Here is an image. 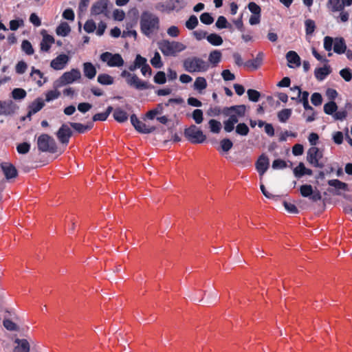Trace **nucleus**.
Returning a JSON list of instances; mask_svg holds the SVG:
<instances>
[{"label": "nucleus", "instance_id": "obj_7", "mask_svg": "<svg viewBox=\"0 0 352 352\" xmlns=\"http://www.w3.org/2000/svg\"><path fill=\"white\" fill-rule=\"evenodd\" d=\"M184 135L192 144H201L206 140V135L195 124L186 128Z\"/></svg>", "mask_w": 352, "mask_h": 352}, {"label": "nucleus", "instance_id": "obj_47", "mask_svg": "<svg viewBox=\"0 0 352 352\" xmlns=\"http://www.w3.org/2000/svg\"><path fill=\"white\" fill-rule=\"evenodd\" d=\"M305 28L306 34L312 35L316 28L315 21L310 19L305 20Z\"/></svg>", "mask_w": 352, "mask_h": 352}, {"label": "nucleus", "instance_id": "obj_9", "mask_svg": "<svg viewBox=\"0 0 352 352\" xmlns=\"http://www.w3.org/2000/svg\"><path fill=\"white\" fill-rule=\"evenodd\" d=\"M300 193L302 197L308 198L312 202H317L322 199L321 192L316 188L314 189L310 184H302L299 188Z\"/></svg>", "mask_w": 352, "mask_h": 352}, {"label": "nucleus", "instance_id": "obj_46", "mask_svg": "<svg viewBox=\"0 0 352 352\" xmlns=\"http://www.w3.org/2000/svg\"><path fill=\"white\" fill-rule=\"evenodd\" d=\"M21 50L27 55L31 56L34 54V50L32 43L28 40H23L21 43Z\"/></svg>", "mask_w": 352, "mask_h": 352}, {"label": "nucleus", "instance_id": "obj_49", "mask_svg": "<svg viewBox=\"0 0 352 352\" xmlns=\"http://www.w3.org/2000/svg\"><path fill=\"white\" fill-rule=\"evenodd\" d=\"M198 23L199 21L197 17L192 14L190 15L188 19L186 21L185 25L187 29L192 30L197 26Z\"/></svg>", "mask_w": 352, "mask_h": 352}, {"label": "nucleus", "instance_id": "obj_38", "mask_svg": "<svg viewBox=\"0 0 352 352\" xmlns=\"http://www.w3.org/2000/svg\"><path fill=\"white\" fill-rule=\"evenodd\" d=\"M97 81L102 85H111L113 84V78L107 74H100L98 76Z\"/></svg>", "mask_w": 352, "mask_h": 352}, {"label": "nucleus", "instance_id": "obj_25", "mask_svg": "<svg viewBox=\"0 0 352 352\" xmlns=\"http://www.w3.org/2000/svg\"><path fill=\"white\" fill-rule=\"evenodd\" d=\"M222 58V53L219 50H213L208 55V63L211 64L212 67H217V65L221 62Z\"/></svg>", "mask_w": 352, "mask_h": 352}, {"label": "nucleus", "instance_id": "obj_43", "mask_svg": "<svg viewBox=\"0 0 352 352\" xmlns=\"http://www.w3.org/2000/svg\"><path fill=\"white\" fill-rule=\"evenodd\" d=\"M292 111L291 109H283L278 112L277 117L278 120L282 122H286L291 117Z\"/></svg>", "mask_w": 352, "mask_h": 352}, {"label": "nucleus", "instance_id": "obj_2", "mask_svg": "<svg viewBox=\"0 0 352 352\" xmlns=\"http://www.w3.org/2000/svg\"><path fill=\"white\" fill-rule=\"evenodd\" d=\"M141 32L146 37L150 38L152 34L160 29L159 17L148 12L143 11L140 19Z\"/></svg>", "mask_w": 352, "mask_h": 352}, {"label": "nucleus", "instance_id": "obj_16", "mask_svg": "<svg viewBox=\"0 0 352 352\" xmlns=\"http://www.w3.org/2000/svg\"><path fill=\"white\" fill-rule=\"evenodd\" d=\"M109 0H98L96 1L91 8V14L93 16L101 14H107Z\"/></svg>", "mask_w": 352, "mask_h": 352}, {"label": "nucleus", "instance_id": "obj_33", "mask_svg": "<svg viewBox=\"0 0 352 352\" xmlns=\"http://www.w3.org/2000/svg\"><path fill=\"white\" fill-rule=\"evenodd\" d=\"M44 106V100L41 98H37L28 106V109H30L32 112L36 113L41 111Z\"/></svg>", "mask_w": 352, "mask_h": 352}, {"label": "nucleus", "instance_id": "obj_64", "mask_svg": "<svg viewBox=\"0 0 352 352\" xmlns=\"http://www.w3.org/2000/svg\"><path fill=\"white\" fill-rule=\"evenodd\" d=\"M248 8L252 14H261V7L256 4L255 2H250L248 5Z\"/></svg>", "mask_w": 352, "mask_h": 352}, {"label": "nucleus", "instance_id": "obj_54", "mask_svg": "<svg viewBox=\"0 0 352 352\" xmlns=\"http://www.w3.org/2000/svg\"><path fill=\"white\" fill-rule=\"evenodd\" d=\"M339 74L346 82H349L352 79V70L349 67L342 69Z\"/></svg>", "mask_w": 352, "mask_h": 352}, {"label": "nucleus", "instance_id": "obj_29", "mask_svg": "<svg viewBox=\"0 0 352 352\" xmlns=\"http://www.w3.org/2000/svg\"><path fill=\"white\" fill-rule=\"evenodd\" d=\"M264 57V54L262 52H260L257 54L255 58L253 60H249L245 63V65L247 67H252L254 69H257L262 64L263 60Z\"/></svg>", "mask_w": 352, "mask_h": 352}, {"label": "nucleus", "instance_id": "obj_61", "mask_svg": "<svg viewBox=\"0 0 352 352\" xmlns=\"http://www.w3.org/2000/svg\"><path fill=\"white\" fill-rule=\"evenodd\" d=\"M283 204L285 209L290 214H298L299 212L298 209L294 204L283 201Z\"/></svg>", "mask_w": 352, "mask_h": 352}, {"label": "nucleus", "instance_id": "obj_17", "mask_svg": "<svg viewBox=\"0 0 352 352\" xmlns=\"http://www.w3.org/2000/svg\"><path fill=\"white\" fill-rule=\"evenodd\" d=\"M255 166L259 175H263L270 166V160L267 156L264 153L261 155L255 163Z\"/></svg>", "mask_w": 352, "mask_h": 352}, {"label": "nucleus", "instance_id": "obj_60", "mask_svg": "<svg viewBox=\"0 0 352 352\" xmlns=\"http://www.w3.org/2000/svg\"><path fill=\"white\" fill-rule=\"evenodd\" d=\"M311 102L313 105L318 107L322 102V96L320 93L314 92L311 96Z\"/></svg>", "mask_w": 352, "mask_h": 352}, {"label": "nucleus", "instance_id": "obj_18", "mask_svg": "<svg viewBox=\"0 0 352 352\" xmlns=\"http://www.w3.org/2000/svg\"><path fill=\"white\" fill-rule=\"evenodd\" d=\"M69 60V57L65 54H61L54 58L51 63L50 66L55 70L63 69Z\"/></svg>", "mask_w": 352, "mask_h": 352}, {"label": "nucleus", "instance_id": "obj_50", "mask_svg": "<svg viewBox=\"0 0 352 352\" xmlns=\"http://www.w3.org/2000/svg\"><path fill=\"white\" fill-rule=\"evenodd\" d=\"M233 146V142L229 138H223L220 141V147L221 150L227 153L228 152Z\"/></svg>", "mask_w": 352, "mask_h": 352}, {"label": "nucleus", "instance_id": "obj_56", "mask_svg": "<svg viewBox=\"0 0 352 352\" xmlns=\"http://www.w3.org/2000/svg\"><path fill=\"white\" fill-rule=\"evenodd\" d=\"M287 162L280 158L276 159L273 161L272 168L274 170L283 169L287 167Z\"/></svg>", "mask_w": 352, "mask_h": 352}, {"label": "nucleus", "instance_id": "obj_45", "mask_svg": "<svg viewBox=\"0 0 352 352\" xmlns=\"http://www.w3.org/2000/svg\"><path fill=\"white\" fill-rule=\"evenodd\" d=\"M151 64L156 69H160L163 67V62L161 56L158 52L154 53L153 56L151 59Z\"/></svg>", "mask_w": 352, "mask_h": 352}, {"label": "nucleus", "instance_id": "obj_12", "mask_svg": "<svg viewBox=\"0 0 352 352\" xmlns=\"http://www.w3.org/2000/svg\"><path fill=\"white\" fill-rule=\"evenodd\" d=\"M17 109L19 107L12 100H0V116H12Z\"/></svg>", "mask_w": 352, "mask_h": 352}, {"label": "nucleus", "instance_id": "obj_52", "mask_svg": "<svg viewBox=\"0 0 352 352\" xmlns=\"http://www.w3.org/2000/svg\"><path fill=\"white\" fill-rule=\"evenodd\" d=\"M31 145L28 142L19 143L16 146V151L19 154H27L30 150Z\"/></svg>", "mask_w": 352, "mask_h": 352}, {"label": "nucleus", "instance_id": "obj_58", "mask_svg": "<svg viewBox=\"0 0 352 352\" xmlns=\"http://www.w3.org/2000/svg\"><path fill=\"white\" fill-rule=\"evenodd\" d=\"M96 29V23L93 19H88L84 25V30L90 34L95 31Z\"/></svg>", "mask_w": 352, "mask_h": 352}, {"label": "nucleus", "instance_id": "obj_55", "mask_svg": "<svg viewBox=\"0 0 352 352\" xmlns=\"http://www.w3.org/2000/svg\"><path fill=\"white\" fill-rule=\"evenodd\" d=\"M200 21L205 25H210L214 22V18L210 12H204L200 15Z\"/></svg>", "mask_w": 352, "mask_h": 352}, {"label": "nucleus", "instance_id": "obj_48", "mask_svg": "<svg viewBox=\"0 0 352 352\" xmlns=\"http://www.w3.org/2000/svg\"><path fill=\"white\" fill-rule=\"evenodd\" d=\"M166 75L163 71H158L153 77V81L158 85H164L166 82Z\"/></svg>", "mask_w": 352, "mask_h": 352}, {"label": "nucleus", "instance_id": "obj_53", "mask_svg": "<svg viewBox=\"0 0 352 352\" xmlns=\"http://www.w3.org/2000/svg\"><path fill=\"white\" fill-rule=\"evenodd\" d=\"M192 118L196 124H199L203 122L204 113L200 109H196L192 111Z\"/></svg>", "mask_w": 352, "mask_h": 352}, {"label": "nucleus", "instance_id": "obj_62", "mask_svg": "<svg viewBox=\"0 0 352 352\" xmlns=\"http://www.w3.org/2000/svg\"><path fill=\"white\" fill-rule=\"evenodd\" d=\"M60 92L58 90L48 91L45 94V101L49 102L58 98L60 96Z\"/></svg>", "mask_w": 352, "mask_h": 352}, {"label": "nucleus", "instance_id": "obj_22", "mask_svg": "<svg viewBox=\"0 0 352 352\" xmlns=\"http://www.w3.org/2000/svg\"><path fill=\"white\" fill-rule=\"evenodd\" d=\"M293 173L294 176L298 179H300L305 175H311L313 174L312 170L306 168L303 162H299L298 166L293 169Z\"/></svg>", "mask_w": 352, "mask_h": 352}, {"label": "nucleus", "instance_id": "obj_28", "mask_svg": "<svg viewBox=\"0 0 352 352\" xmlns=\"http://www.w3.org/2000/svg\"><path fill=\"white\" fill-rule=\"evenodd\" d=\"M322 157V153L320 152L319 148L316 146L311 147L307 153V160L311 164L314 161L320 160Z\"/></svg>", "mask_w": 352, "mask_h": 352}, {"label": "nucleus", "instance_id": "obj_41", "mask_svg": "<svg viewBox=\"0 0 352 352\" xmlns=\"http://www.w3.org/2000/svg\"><path fill=\"white\" fill-rule=\"evenodd\" d=\"M336 38H333L329 36H326L324 38V48L326 51L329 52L328 56H331L332 55V53L330 52V51L333 49L335 43Z\"/></svg>", "mask_w": 352, "mask_h": 352}, {"label": "nucleus", "instance_id": "obj_20", "mask_svg": "<svg viewBox=\"0 0 352 352\" xmlns=\"http://www.w3.org/2000/svg\"><path fill=\"white\" fill-rule=\"evenodd\" d=\"M285 58L287 60V66L289 68H294L295 67L300 66V58L295 51H289L286 54Z\"/></svg>", "mask_w": 352, "mask_h": 352}, {"label": "nucleus", "instance_id": "obj_14", "mask_svg": "<svg viewBox=\"0 0 352 352\" xmlns=\"http://www.w3.org/2000/svg\"><path fill=\"white\" fill-rule=\"evenodd\" d=\"M6 313L8 315L5 316L3 320V325L4 328L10 331H18L19 330V327L13 321V320H17V316L11 314L8 309H6Z\"/></svg>", "mask_w": 352, "mask_h": 352}, {"label": "nucleus", "instance_id": "obj_5", "mask_svg": "<svg viewBox=\"0 0 352 352\" xmlns=\"http://www.w3.org/2000/svg\"><path fill=\"white\" fill-rule=\"evenodd\" d=\"M120 76L122 78H126V83L136 89L137 90H146L148 89H153V85L148 84V82L140 80L137 75L131 74L126 70H123L121 72Z\"/></svg>", "mask_w": 352, "mask_h": 352}, {"label": "nucleus", "instance_id": "obj_6", "mask_svg": "<svg viewBox=\"0 0 352 352\" xmlns=\"http://www.w3.org/2000/svg\"><path fill=\"white\" fill-rule=\"evenodd\" d=\"M37 146L38 151L41 152H47L55 153L57 152V145L53 138L48 134L43 133L40 135L37 140Z\"/></svg>", "mask_w": 352, "mask_h": 352}, {"label": "nucleus", "instance_id": "obj_24", "mask_svg": "<svg viewBox=\"0 0 352 352\" xmlns=\"http://www.w3.org/2000/svg\"><path fill=\"white\" fill-rule=\"evenodd\" d=\"M14 342L17 344L12 352H30V345L28 340L16 338Z\"/></svg>", "mask_w": 352, "mask_h": 352}, {"label": "nucleus", "instance_id": "obj_1", "mask_svg": "<svg viewBox=\"0 0 352 352\" xmlns=\"http://www.w3.org/2000/svg\"><path fill=\"white\" fill-rule=\"evenodd\" d=\"M246 110L247 107L245 104L232 105L222 109V114L228 117L223 122L226 133H231L234 130L235 126L239 123V119L245 116Z\"/></svg>", "mask_w": 352, "mask_h": 352}, {"label": "nucleus", "instance_id": "obj_51", "mask_svg": "<svg viewBox=\"0 0 352 352\" xmlns=\"http://www.w3.org/2000/svg\"><path fill=\"white\" fill-rule=\"evenodd\" d=\"M247 94L248 96V99L251 102H256L259 100V99L261 98V93L256 89H248Z\"/></svg>", "mask_w": 352, "mask_h": 352}, {"label": "nucleus", "instance_id": "obj_39", "mask_svg": "<svg viewBox=\"0 0 352 352\" xmlns=\"http://www.w3.org/2000/svg\"><path fill=\"white\" fill-rule=\"evenodd\" d=\"M164 111L163 103H159L155 108L148 111L146 116L148 119L153 120L157 115L162 114Z\"/></svg>", "mask_w": 352, "mask_h": 352}, {"label": "nucleus", "instance_id": "obj_15", "mask_svg": "<svg viewBox=\"0 0 352 352\" xmlns=\"http://www.w3.org/2000/svg\"><path fill=\"white\" fill-rule=\"evenodd\" d=\"M0 167L6 179H12L18 176V170L12 164L3 162L1 163Z\"/></svg>", "mask_w": 352, "mask_h": 352}, {"label": "nucleus", "instance_id": "obj_34", "mask_svg": "<svg viewBox=\"0 0 352 352\" xmlns=\"http://www.w3.org/2000/svg\"><path fill=\"white\" fill-rule=\"evenodd\" d=\"M206 40L213 46H220L223 42L222 36L217 33L209 34L206 37Z\"/></svg>", "mask_w": 352, "mask_h": 352}, {"label": "nucleus", "instance_id": "obj_23", "mask_svg": "<svg viewBox=\"0 0 352 352\" xmlns=\"http://www.w3.org/2000/svg\"><path fill=\"white\" fill-rule=\"evenodd\" d=\"M54 43L55 39L53 36L48 34H43L40 43L41 50L45 52H49L52 45Z\"/></svg>", "mask_w": 352, "mask_h": 352}, {"label": "nucleus", "instance_id": "obj_57", "mask_svg": "<svg viewBox=\"0 0 352 352\" xmlns=\"http://www.w3.org/2000/svg\"><path fill=\"white\" fill-rule=\"evenodd\" d=\"M23 20L21 18H17L16 19L11 20L10 21V29L12 31H16L20 27L23 26Z\"/></svg>", "mask_w": 352, "mask_h": 352}, {"label": "nucleus", "instance_id": "obj_42", "mask_svg": "<svg viewBox=\"0 0 352 352\" xmlns=\"http://www.w3.org/2000/svg\"><path fill=\"white\" fill-rule=\"evenodd\" d=\"M27 96L26 91L23 88H14L11 91V96L14 100H23Z\"/></svg>", "mask_w": 352, "mask_h": 352}, {"label": "nucleus", "instance_id": "obj_63", "mask_svg": "<svg viewBox=\"0 0 352 352\" xmlns=\"http://www.w3.org/2000/svg\"><path fill=\"white\" fill-rule=\"evenodd\" d=\"M27 68L28 64L24 60H20L16 65L15 71L18 74H23L25 72Z\"/></svg>", "mask_w": 352, "mask_h": 352}, {"label": "nucleus", "instance_id": "obj_11", "mask_svg": "<svg viewBox=\"0 0 352 352\" xmlns=\"http://www.w3.org/2000/svg\"><path fill=\"white\" fill-rule=\"evenodd\" d=\"M131 123L135 129L142 134H149L155 130V127H148L145 123L140 121L135 114H132L130 118Z\"/></svg>", "mask_w": 352, "mask_h": 352}, {"label": "nucleus", "instance_id": "obj_4", "mask_svg": "<svg viewBox=\"0 0 352 352\" xmlns=\"http://www.w3.org/2000/svg\"><path fill=\"white\" fill-rule=\"evenodd\" d=\"M158 47L164 56H175L177 53L185 50L186 46L178 41H170L164 39L158 42Z\"/></svg>", "mask_w": 352, "mask_h": 352}, {"label": "nucleus", "instance_id": "obj_44", "mask_svg": "<svg viewBox=\"0 0 352 352\" xmlns=\"http://www.w3.org/2000/svg\"><path fill=\"white\" fill-rule=\"evenodd\" d=\"M209 129L212 133H219L221 131L222 125L221 122L217 120L211 119L208 122Z\"/></svg>", "mask_w": 352, "mask_h": 352}, {"label": "nucleus", "instance_id": "obj_3", "mask_svg": "<svg viewBox=\"0 0 352 352\" xmlns=\"http://www.w3.org/2000/svg\"><path fill=\"white\" fill-rule=\"evenodd\" d=\"M183 68L188 73H204L209 68V63L198 56H191L183 60Z\"/></svg>", "mask_w": 352, "mask_h": 352}, {"label": "nucleus", "instance_id": "obj_27", "mask_svg": "<svg viewBox=\"0 0 352 352\" xmlns=\"http://www.w3.org/2000/svg\"><path fill=\"white\" fill-rule=\"evenodd\" d=\"M84 76L89 79H93L97 73L96 67L91 62H85L83 63Z\"/></svg>", "mask_w": 352, "mask_h": 352}, {"label": "nucleus", "instance_id": "obj_31", "mask_svg": "<svg viewBox=\"0 0 352 352\" xmlns=\"http://www.w3.org/2000/svg\"><path fill=\"white\" fill-rule=\"evenodd\" d=\"M113 116L115 120L119 123H123L128 120L127 113L120 107L113 110Z\"/></svg>", "mask_w": 352, "mask_h": 352}, {"label": "nucleus", "instance_id": "obj_40", "mask_svg": "<svg viewBox=\"0 0 352 352\" xmlns=\"http://www.w3.org/2000/svg\"><path fill=\"white\" fill-rule=\"evenodd\" d=\"M323 110L326 114L332 116L338 110V105L335 101H329L324 104Z\"/></svg>", "mask_w": 352, "mask_h": 352}, {"label": "nucleus", "instance_id": "obj_30", "mask_svg": "<svg viewBox=\"0 0 352 352\" xmlns=\"http://www.w3.org/2000/svg\"><path fill=\"white\" fill-rule=\"evenodd\" d=\"M327 7L335 12L344 10L345 6L342 0H328Z\"/></svg>", "mask_w": 352, "mask_h": 352}, {"label": "nucleus", "instance_id": "obj_19", "mask_svg": "<svg viewBox=\"0 0 352 352\" xmlns=\"http://www.w3.org/2000/svg\"><path fill=\"white\" fill-rule=\"evenodd\" d=\"M331 66L326 63L323 67H319L315 69L314 76L318 81H322L331 73Z\"/></svg>", "mask_w": 352, "mask_h": 352}, {"label": "nucleus", "instance_id": "obj_35", "mask_svg": "<svg viewBox=\"0 0 352 352\" xmlns=\"http://www.w3.org/2000/svg\"><path fill=\"white\" fill-rule=\"evenodd\" d=\"M217 28L221 29H229L230 32L233 31L232 25L228 23L227 19L224 16H219L215 23Z\"/></svg>", "mask_w": 352, "mask_h": 352}, {"label": "nucleus", "instance_id": "obj_59", "mask_svg": "<svg viewBox=\"0 0 352 352\" xmlns=\"http://www.w3.org/2000/svg\"><path fill=\"white\" fill-rule=\"evenodd\" d=\"M206 294V291H202L201 289L196 290L193 293H192L190 295H189V297L190 299L195 302H201L204 300V299L201 297L202 294Z\"/></svg>", "mask_w": 352, "mask_h": 352}, {"label": "nucleus", "instance_id": "obj_32", "mask_svg": "<svg viewBox=\"0 0 352 352\" xmlns=\"http://www.w3.org/2000/svg\"><path fill=\"white\" fill-rule=\"evenodd\" d=\"M71 32V28L67 22H61L56 29V34L59 36L65 37Z\"/></svg>", "mask_w": 352, "mask_h": 352}, {"label": "nucleus", "instance_id": "obj_8", "mask_svg": "<svg viewBox=\"0 0 352 352\" xmlns=\"http://www.w3.org/2000/svg\"><path fill=\"white\" fill-rule=\"evenodd\" d=\"M100 60L109 67H121L124 65V60L119 53L102 52L100 55Z\"/></svg>", "mask_w": 352, "mask_h": 352}, {"label": "nucleus", "instance_id": "obj_37", "mask_svg": "<svg viewBox=\"0 0 352 352\" xmlns=\"http://www.w3.org/2000/svg\"><path fill=\"white\" fill-rule=\"evenodd\" d=\"M193 87L194 89L198 91L199 93H201V91L207 87V81L206 78L201 76L196 78L194 82Z\"/></svg>", "mask_w": 352, "mask_h": 352}, {"label": "nucleus", "instance_id": "obj_13", "mask_svg": "<svg viewBox=\"0 0 352 352\" xmlns=\"http://www.w3.org/2000/svg\"><path fill=\"white\" fill-rule=\"evenodd\" d=\"M73 132L67 124H63L56 133L58 141L63 145H67Z\"/></svg>", "mask_w": 352, "mask_h": 352}, {"label": "nucleus", "instance_id": "obj_26", "mask_svg": "<svg viewBox=\"0 0 352 352\" xmlns=\"http://www.w3.org/2000/svg\"><path fill=\"white\" fill-rule=\"evenodd\" d=\"M346 44L343 37H336L333 52L337 54H344L346 50Z\"/></svg>", "mask_w": 352, "mask_h": 352}, {"label": "nucleus", "instance_id": "obj_21", "mask_svg": "<svg viewBox=\"0 0 352 352\" xmlns=\"http://www.w3.org/2000/svg\"><path fill=\"white\" fill-rule=\"evenodd\" d=\"M328 184L330 186L335 188V191L333 193L336 195H340L341 192L339 190L348 191V184L338 179H330L328 181Z\"/></svg>", "mask_w": 352, "mask_h": 352}, {"label": "nucleus", "instance_id": "obj_10", "mask_svg": "<svg viewBox=\"0 0 352 352\" xmlns=\"http://www.w3.org/2000/svg\"><path fill=\"white\" fill-rule=\"evenodd\" d=\"M81 78V74L78 69L74 68L66 72L56 81L57 86L61 87L72 84Z\"/></svg>", "mask_w": 352, "mask_h": 352}, {"label": "nucleus", "instance_id": "obj_36", "mask_svg": "<svg viewBox=\"0 0 352 352\" xmlns=\"http://www.w3.org/2000/svg\"><path fill=\"white\" fill-rule=\"evenodd\" d=\"M235 133L239 136H247L250 133V128L245 122L238 123L234 128Z\"/></svg>", "mask_w": 352, "mask_h": 352}]
</instances>
